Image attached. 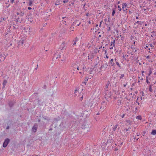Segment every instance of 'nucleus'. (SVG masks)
<instances>
[{"label":"nucleus","instance_id":"obj_1","mask_svg":"<svg viewBox=\"0 0 156 156\" xmlns=\"http://www.w3.org/2000/svg\"><path fill=\"white\" fill-rule=\"evenodd\" d=\"M109 65L115 67L116 65L119 68H121V66L120 65L118 60L116 58H112L109 61Z\"/></svg>","mask_w":156,"mask_h":156},{"label":"nucleus","instance_id":"obj_2","mask_svg":"<svg viewBox=\"0 0 156 156\" xmlns=\"http://www.w3.org/2000/svg\"><path fill=\"white\" fill-rule=\"evenodd\" d=\"M86 105L88 107H94L95 105V100L94 99H90L86 102Z\"/></svg>","mask_w":156,"mask_h":156},{"label":"nucleus","instance_id":"obj_3","mask_svg":"<svg viewBox=\"0 0 156 156\" xmlns=\"http://www.w3.org/2000/svg\"><path fill=\"white\" fill-rule=\"evenodd\" d=\"M81 128L85 130V132H87L89 130L90 126L87 124L84 123L82 125Z\"/></svg>","mask_w":156,"mask_h":156},{"label":"nucleus","instance_id":"obj_4","mask_svg":"<svg viewBox=\"0 0 156 156\" xmlns=\"http://www.w3.org/2000/svg\"><path fill=\"white\" fill-rule=\"evenodd\" d=\"M111 84L109 81L107 82V84H106L105 87V90L106 91H108L109 90V88L111 86Z\"/></svg>","mask_w":156,"mask_h":156},{"label":"nucleus","instance_id":"obj_5","mask_svg":"<svg viewBox=\"0 0 156 156\" xmlns=\"http://www.w3.org/2000/svg\"><path fill=\"white\" fill-rule=\"evenodd\" d=\"M25 40H23L22 38H21L20 40L18 42V48H20V47L22 46L23 47V44Z\"/></svg>","mask_w":156,"mask_h":156},{"label":"nucleus","instance_id":"obj_6","mask_svg":"<svg viewBox=\"0 0 156 156\" xmlns=\"http://www.w3.org/2000/svg\"><path fill=\"white\" fill-rule=\"evenodd\" d=\"M10 139L9 138H6L3 144V146L4 147H7L8 144L10 142Z\"/></svg>","mask_w":156,"mask_h":156},{"label":"nucleus","instance_id":"obj_7","mask_svg":"<svg viewBox=\"0 0 156 156\" xmlns=\"http://www.w3.org/2000/svg\"><path fill=\"white\" fill-rule=\"evenodd\" d=\"M7 55H8V54H6V55H5L4 53H3L0 54V60L2 61H4Z\"/></svg>","mask_w":156,"mask_h":156},{"label":"nucleus","instance_id":"obj_8","mask_svg":"<svg viewBox=\"0 0 156 156\" xmlns=\"http://www.w3.org/2000/svg\"><path fill=\"white\" fill-rule=\"evenodd\" d=\"M105 96H106L105 98H108L107 99H108L109 98H110L111 96V92L106 91H105Z\"/></svg>","mask_w":156,"mask_h":156},{"label":"nucleus","instance_id":"obj_9","mask_svg":"<svg viewBox=\"0 0 156 156\" xmlns=\"http://www.w3.org/2000/svg\"><path fill=\"white\" fill-rule=\"evenodd\" d=\"M37 126L36 124H35L34 126H33L32 129V130L34 133H35L37 130Z\"/></svg>","mask_w":156,"mask_h":156},{"label":"nucleus","instance_id":"obj_10","mask_svg":"<svg viewBox=\"0 0 156 156\" xmlns=\"http://www.w3.org/2000/svg\"><path fill=\"white\" fill-rule=\"evenodd\" d=\"M60 57V55H59V53L57 51L55 53L54 55V58L57 59L59 58Z\"/></svg>","mask_w":156,"mask_h":156},{"label":"nucleus","instance_id":"obj_11","mask_svg":"<svg viewBox=\"0 0 156 156\" xmlns=\"http://www.w3.org/2000/svg\"><path fill=\"white\" fill-rule=\"evenodd\" d=\"M80 24V22H79V21L77 20L76 21H75L74 22H73V25H74L76 26H79Z\"/></svg>","mask_w":156,"mask_h":156},{"label":"nucleus","instance_id":"obj_12","mask_svg":"<svg viewBox=\"0 0 156 156\" xmlns=\"http://www.w3.org/2000/svg\"><path fill=\"white\" fill-rule=\"evenodd\" d=\"M105 104V105H106V103L105 102H103L102 103H101V106L100 107V109H101L102 108V110H104L105 108V106H102L103 105Z\"/></svg>","mask_w":156,"mask_h":156},{"label":"nucleus","instance_id":"obj_13","mask_svg":"<svg viewBox=\"0 0 156 156\" xmlns=\"http://www.w3.org/2000/svg\"><path fill=\"white\" fill-rule=\"evenodd\" d=\"M15 103V102L13 101H10L9 103V106L10 107H12L13 106Z\"/></svg>","mask_w":156,"mask_h":156},{"label":"nucleus","instance_id":"obj_14","mask_svg":"<svg viewBox=\"0 0 156 156\" xmlns=\"http://www.w3.org/2000/svg\"><path fill=\"white\" fill-rule=\"evenodd\" d=\"M59 2L65 3L68 2H69V0H59Z\"/></svg>","mask_w":156,"mask_h":156},{"label":"nucleus","instance_id":"obj_15","mask_svg":"<svg viewBox=\"0 0 156 156\" xmlns=\"http://www.w3.org/2000/svg\"><path fill=\"white\" fill-rule=\"evenodd\" d=\"M151 134L153 135H156V130L155 129L153 130L151 132Z\"/></svg>","mask_w":156,"mask_h":156},{"label":"nucleus","instance_id":"obj_16","mask_svg":"<svg viewBox=\"0 0 156 156\" xmlns=\"http://www.w3.org/2000/svg\"><path fill=\"white\" fill-rule=\"evenodd\" d=\"M119 126V125H116L113 128L112 130L114 131H115L116 130V129L117 128V127Z\"/></svg>","mask_w":156,"mask_h":156},{"label":"nucleus","instance_id":"obj_17","mask_svg":"<svg viewBox=\"0 0 156 156\" xmlns=\"http://www.w3.org/2000/svg\"><path fill=\"white\" fill-rule=\"evenodd\" d=\"M115 40L113 39L112 41L111 42V45H113L114 46H115Z\"/></svg>","mask_w":156,"mask_h":156},{"label":"nucleus","instance_id":"obj_18","mask_svg":"<svg viewBox=\"0 0 156 156\" xmlns=\"http://www.w3.org/2000/svg\"><path fill=\"white\" fill-rule=\"evenodd\" d=\"M33 4V2L31 0H30L29 2L28 3V5L30 6H31Z\"/></svg>","mask_w":156,"mask_h":156},{"label":"nucleus","instance_id":"obj_19","mask_svg":"<svg viewBox=\"0 0 156 156\" xmlns=\"http://www.w3.org/2000/svg\"><path fill=\"white\" fill-rule=\"evenodd\" d=\"M21 21H22V20H20V19L19 17L18 18L16 19V22H19L20 23L21 22Z\"/></svg>","mask_w":156,"mask_h":156},{"label":"nucleus","instance_id":"obj_20","mask_svg":"<svg viewBox=\"0 0 156 156\" xmlns=\"http://www.w3.org/2000/svg\"><path fill=\"white\" fill-rule=\"evenodd\" d=\"M122 9H123V10L124 11V12H127L128 11H127V9L126 8H124V6H122Z\"/></svg>","mask_w":156,"mask_h":156},{"label":"nucleus","instance_id":"obj_21","mask_svg":"<svg viewBox=\"0 0 156 156\" xmlns=\"http://www.w3.org/2000/svg\"><path fill=\"white\" fill-rule=\"evenodd\" d=\"M142 23V22H141L140 21H138L136 22V23H135L134 24L136 25V24L139 23L140 25H141Z\"/></svg>","mask_w":156,"mask_h":156},{"label":"nucleus","instance_id":"obj_22","mask_svg":"<svg viewBox=\"0 0 156 156\" xmlns=\"http://www.w3.org/2000/svg\"><path fill=\"white\" fill-rule=\"evenodd\" d=\"M7 80H4L3 82V85L5 86L7 83Z\"/></svg>","mask_w":156,"mask_h":156},{"label":"nucleus","instance_id":"obj_23","mask_svg":"<svg viewBox=\"0 0 156 156\" xmlns=\"http://www.w3.org/2000/svg\"><path fill=\"white\" fill-rule=\"evenodd\" d=\"M136 118L138 119L141 120L142 119V117L140 115H138L136 117Z\"/></svg>","mask_w":156,"mask_h":156},{"label":"nucleus","instance_id":"obj_24","mask_svg":"<svg viewBox=\"0 0 156 156\" xmlns=\"http://www.w3.org/2000/svg\"><path fill=\"white\" fill-rule=\"evenodd\" d=\"M127 6V5L126 3H124L122 4V6H123L124 8H126Z\"/></svg>","mask_w":156,"mask_h":156},{"label":"nucleus","instance_id":"obj_25","mask_svg":"<svg viewBox=\"0 0 156 156\" xmlns=\"http://www.w3.org/2000/svg\"><path fill=\"white\" fill-rule=\"evenodd\" d=\"M152 85H150V87H149V91L151 92H152L153 91L152 90V88H151V86H152Z\"/></svg>","mask_w":156,"mask_h":156},{"label":"nucleus","instance_id":"obj_26","mask_svg":"<svg viewBox=\"0 0 156 156\" xmlns=\"http://www.w3.org/2000/svg\"><path fill=\"white\" fill-rule=\"evenodd\" d=\"M126 122L128 123L129 124L131 125L132 121L130 120H126Z\"/></svg>","mask_w":156,"mask_h":156},{"label":"nucleus","instance_id":"obj_27","mask_svg":"<svg viewBox=\"0 0 156 156\" xmlns=\"http://www.w3.org/2000/svg\"><path fill=\"white\" fill-rule=\"evenodd\" d=\"M43 119H44V120H46L48 121H49L50 120V119L48 117V118H46L45 117H43Z\"/></svg>","mask_w":156,"mask_h":156},{"label":"nucleus","instance_id":"obj_28","mask_svg":"<svg viewBox=\"0 0 156 156\" xmlns=\"http://www.w3.org/2000/svg\"><path fill=\"white\" fill-rule=\"evenodd\" d=\"M149 45L151 47H152V48H153L154 47V44H149Z\"/></svg>","mask_w":156,"mask_h":156},{"label":"nucleus","instance_id":"obj_29","mask_svg":"<svg viewBox=\"0 0 156 156\" xmlns=\"http://www.w3.org/2000/svg\"><path fill=\"white\" fill-rule=\"evenodd\" d=\"M115 13V9H112V15L113 16H114Z\"/></svg>","mask_w":156,"mask_h":156},{"label":"nucleus","instance_id":"obj_30","mask_svg":"<svg viewBox=\"0 0 156 156\" xmlns=\"http://www.w3.org/2000/svg\"><path fill=\"white\" fill-rule=\"evenodd\" d=\"M152 70H151V68L150 69V71H149V74H148V76H150V74H151V73H152Z\"/></svg>","mask_w":156,"mask_h":156},{"label":"nucleus","instance_id":"obj_31","mask_svg":"<svg viewBox=\"0 0 156 156\" xmlns=\"http://www.w3.org/2000/svg\"><path fill=\"white\" fill-rule=\"evenodd\" d=\"M20 16H23L24 15V13L22 11L20 13Z\"/></svg>","mask_w":156,"mask_h":156},{"label":"nucleus","instance_id":"obj_32","mask_svg":"<svg viewBox=\"0 0 156 156\" xmlns=\"http://www.w3.org/2000/svg\"><path fill=\"white\" fill-rule=\"evenodd\" d=\"M118 7L119 8L118 9L119 10V11H121L122 10V9L120 7V6L119 5H118Z\"/></svg>","mask_w":156,"mask_h":156},{"label":"nucleus","instance_id":"obj_33","mask_svg":"<svg viewBox=\"0 0 156 156\" xmlns=\"http://www.w3.org/2000/svg\"><path fill=\"white\" fill-rule=\"evenodd\" d=\"M124 77V74H121V76H120V78H122Z\"/></svg>","mask_w":156,"mask_h":156},{"label":"nucleus","instance_id":"obj_34","mask_svg":"<svg viewBox=\"0 0 156 156\" xmlns=\"http://www.w3.org/2000/svg\"><path fill=\"white\" fill-rule=\"evenodd\" d=\"M89 78V77H88H88H86V78H85V81H87V80H88V79Z\"/></svg>","mask_w":156,"mask_h":156},{"label":"nucleus","instance_id":"obj_35","mask_svg":"<svg viewBox=\"0 0 156 156\" xmlns=\"http://www.w3.org/2000/svg\"><path fill=\"white\" fill-rule=\"evenodd\" d=\"M78 89L77 88H76L75 90V94L76 93V91H78Z\"/></svg>","mask_w":156,"mask_h":156},{"label":"nucleus","instance_id":"obj_36","mask_svg":"<svg viewBox=\"0 0 156 156\" xmlns=\"http://www.w3.org/2000/svg\"><path fill=\"white\" fill-rule=\"evenodd\" d=\"M94 69V68H93V69H92L91 70H90V74H91L92 72H93V70Z\"/></svg>","mask_w":156,"mask_h":156},{"label":"nucleus","instance_id":"obj_37","mask_svg":"<svg viewBox=\"0 0 156 156\" xmlns=\"http://www.w3.org/2000/svg\"><path fill=\"white\" fill-rule=\"evenodd\" d=\"M130 129H131V128L130 127H129L128 129H126L125 130H126V131H127Z\"/></svg>","mask_w":156,"mask_h":156},{"label":"nucleus","instance_id":"obj_38","mask_svg":"<svg viewBox=\"0 0 156 156\" xmlns=\"http://www.w3.org/2000/svg\"><path fill=\"white\" fill-rule=\"evenodd\" d=\"M46 87V85H44L43 86V88L44 89H45Z\"/></svg>","mask_w":156,"mask_h":156},{"label":"nucleus","instance_id":"obj_39","mask_svg":"<svg viewBox=\"0 0 156 156\" xmlns=\"http://www.w3.org/2000/svg\"><path fill=\"white\" fill-rule=\"evenodd\" d=\"M86 16H88L90 15V14L89 13H87L86 15Z\"/></svg>","mask_w":156,"mask_h":156},{"label":"nucleus","instance_id":"obj_40","mask_svg":"<svg viewBox=\"0 0 156 156\" xmlns=\"http://www.w3.org/2000/svg\"><path fill=\"white\" fill-rule=\"evenodd\" d=\"M125 114H124L122 115L121 116H122V118H123L124 117V116H125Z\"/></svg>","mask_w":156,"mask_h":156},{"label":"nucleus","instance_id":"obj_41","mask_svg":"<svg viewBox=\"0 0 156 156\" xmlns=\"http://www.w3.org/2000/svg\"><path fill=\"white\" fill-rule=\"evenodd\" d=\"M9 129V126H7L6 127V129Z\"/></svg>","mask_w":156,"mask_h":156},{"label":"nucleus","instance_id":"obj_42","mask_svg":"<svg viewBox=\"0 0 156 156\" xmlns=\"http://www.w3.org/2000/svg\"><path fill=\"white\" fill-rule=\"evenodd\" d=\"M146 82L147 83H149V81L147 78L146 79Z\"/></svg>","mask_w":156,"mask_h":156},{"label":"nucleus","instance_id":"obj_43","mask_svg":"<svg viewBox=\"0 0 156 156\" xmlns=\"http://www.w3.org/2000/svg\"><path fill=\"white\" fill-rule=\"evenodd\" d=\"M38 65H37V67H36V68H35V71L36 70H37V68H38Z\"/></svg>","mask_w":156,"mask_h":156},{"label":"nucleus","instance_id":"obj_44","mask_svg":"<svg viewBox=\"0 0 156 156\" xmlns=\"http://www.w3.org/2000/svg\"><path fill=\"white\" fill-rule=\"evenodd\" d=\"M104 65L101 66V67H100V69H102L103 67H104Z\"/></svg>","mask_w":156,"mask_h":156},{"label":"nucleus","instance_id":"obj_45","mask_svg":"<svg viewBox=\"0 0 156 156\" xmlns=\"http://www.w3.org/2000/svg\"><path fill=\"white\" fill-rule=\"evenodd\" d=\"M28 10H31V8L30 7H29L28 8Z\"/></svg>","mask_w":156,"mask_h":156},{"label":"nucleus","instance_id":"obj_46","mask_svg":"<svg viewBox=\"0 0 156 156\" xmlns=\"http://www.w3.org/2000/svg\"><path fill=\"white\" fill-rule=\"evenodd\" d=\"M14 0H11V2L12 3L14 2Z\"/></svg>","mask_w":156,"mask_h":156},{"label":"nucleus","instance_id":"obj_47","mask_svg":"<svg viewBox=\"0 0 156 156\" xmlns=\"http://www.w3.org/2000/svg\"><path fill=\"white\" fill-rule=\"evenodd\" d=\"M52 129H53L52 128H51L49 129V131H51V130H52Z\"/></svg>","mask_w":156,"mask_h":156},{"label":"nucleus","instance_id":"obj_48","mask_svg":"<svg viewBox=\"0 0 156 156\" xmlns=\"http://www.w3.org/2000/svg\"><path fill=\"white\" fill-rule=\"evenodd\" d=\"M134 137V139H136V140H138V139H139L138 138L137 139L136 137Z\"/></svg>","mask_w":156,"mask_h":156},{"label":"nucleus","instance_id":"obj_49","mask_svg":"<svg viewBox=\"0 0 156 156\" xmlns=\"http://www.w3.org/2000/svg\"><path fill=\"white\" fill-rule=\"evenodd\" d=\"M75 39H76V41H77L78 40V38L77 37H76V38Z\"/></svg>","mask_w":156,"mask_h":156},{"label":"nucleus","instance_id":"obj_50","mask_svg":"<svg viewBox=\"0 0 156 156\" xmlns=\"http://www.w3.org/2000/svg\"><path fill=\"white\" fill-rule=\"evenodd\" d=\"M76 44V41H75L74 42L73 44L74 45L75 44Z\"/></svg>","mask_w":156,"mask_h":156},{"label":"nucleus","instance_id":"obj_51","mask_svg":"<svg viewBox=\"0 0 156 156\" xmlns=\"http://www.w3.org/2000/svg\"><path fill=\"white\" fill-rule=\"evenodd\" d=\"M67 20V19H65L64 20V22H65V23H66V20Z\"/></svg>","mask_w":156,"mask_h":156},{"label":"nucleus","instance_id":"obj_52","mask_svg":"<svg viewBox=\"0 0 156 156\" xmlns=\"http://www.w3.org/2000/svg\"><path fill=\"white\" fill-rule=\"evenodd\" d=\"M127 85V83H126V84H124V87H126V85Z\"/></svg>","mask_w":156,"mask_h":156},{"label":"nucleus","instance_id":"obj_53","mask_svg":"<svg viewBox=\"0 0 156 156\" xmlns=\"http://www.w3.org/2000/svg\"><path fill=\"white\" fill-rule=\"evenodd\" d=\"M110 49H113V47H111L110 48Z\"/></svg>","mask_w":156,"mask_h":156},{"label":"nucleus","instance_id":"obj_54","mask_svg":"<svg viewBox=\"0 0 156 156\" xmlns=\"http://www.w3.org/2000/svg\"><path fill=\"white\" fill-rule=\"evenodd\" d=\"M87 82V81H85L84 82H83L82 83H85V84H86V82Z\"/></svg>","mask_w":156,"mask_h":156},{"label":"nucleus","instance_id":"obj_55","mask_svg":"<svg viewBox=\"0 0 156 156\" xmlns=\"http://www.w3.org/2000/svg\"><path fill=\"white\" fill-rule=\"evenodd\" d=\"M40 121H41V119H38V122H40Z\"/></svg>","mask_w":156,"mask_h":156},{"label":"nucleus","instance_id":"obj_56","mask_svg":"<svg viewBox=\"0 0 156 156\" xmlns=\"http://www.w3.org/2000/svg\"><path fill=\"white\" fill-rule=\"evenodd\" d=\"M149 57H149V56H147L146 57V58H149Z\"/></svg>","mask_w":156,"mask_h":156},{"label":"nucleus","instance_id":"obj_57","mask_svg":"<svg viewBox=\"0 0 156 156\" xmlns=\"http://www.w3.org/2000/svg\"><path fill=\"white\" fill-rule=\"evenodd\" d=\"M110 30V27H109L108 29V30L109 31Z\"/></svg>","mask_w":156,"mask_h":156},{"label":"nucleus","instance_id":"obj_58","mask_svg":"<svg viewBox=\"0 0 156 156\" xmlns=\"http://www.w3.org/2000/svg\"><path fill=\"white\" fill-rule=\"evenodd\" d=\"M154 75H156V72H155L154 73Z\"/></svg>","mask_w":156,"mask_h":156},{"label":"nucleus","instance_id":"obj_59","mask_svg":"<svg viewBox=\"0 0 156 156\" xmlns=\"http://www.w3.org/2000/svg\"><path fill=\"white\" fill-rule=\"evenodd\" d=\"M97 64H95V65L94 66V68H95V67H96V66H97Z\"/></svg>","mask_w":156,"mask_h":156},{"label":"nucleus","instance_id":"obj_60","mask_svg":"<svg viewBox=\"0 0 156 156\" xmlns=\"http://www.w3.org/2000/svg\"><path fill=\"white\" fill-rule=\"evenodd\" d=\"M65 59V58H63V59H62L61 60L62 61L64 60Z\"/></svg>","mask_w":156,"mask_h":156},{"label":"nucleus","instance_id":"obj_61","mask_svg":"<svg viewBox=\"0 0 156 156\" xmlns=\"http://www.w3.org/2000/svg\"><path fill=\"white\" fill-rule=\"evenodd\" d=\"M117 150H118V149H117V148H115V151H116Z\"/></svg>","mask_w":156,"mask_h":156},{"label":"nucleus","instance_id":"obj_62","mask_svg":"<svg viewBox=\"0 0 156 156\" xmlns=\"http://www.w3.org/2000/svg\"><path fill=\"white\" fill-rule=\"evenodd\" d=\"M106 53H107V51H106V50H105V54H106Z\"/></svg>","mask_w":156,"mask_h":156},{"label":"nucleus","instance_id":"obj_63","mask_svg":"<svg viewBox=\"0 0 156 156\" xmlns=\"http://www.w3.org/2000/svg\"><path fill=\"white\" fill-rule=\"evenodd\" d=\"M17 15H20V13H19L18 12H17Z\"/></svg>","mask_w":156,"mask_h":156},{"label":"nucleus","instance_id":"obj_64","mask_svg":"<svg viewBox=\"0 0 156 156\" xmlns=\"http://www.w3.org/2000/svg\"><path fill=\"white\" fill-rule=\"evenodd\" d=\"M136 19H139V18H138V17H137H137H136Z\"/></svg>","mask_w":156,"mask_h":156}]
</instances>
